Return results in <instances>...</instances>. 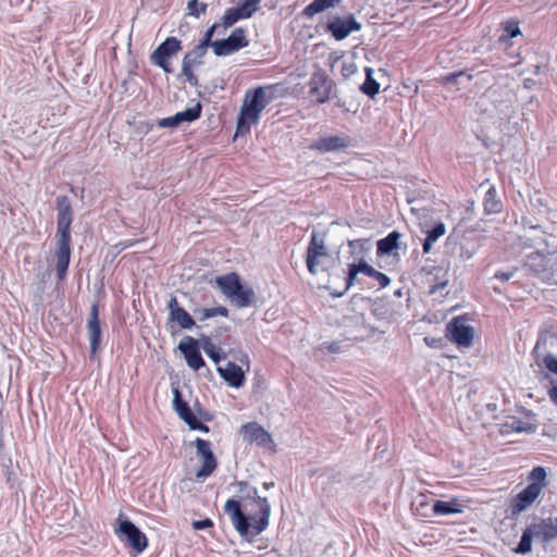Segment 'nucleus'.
I'll return each instance as SVG.
<instances>
[{
  "instance_id": "obj_1",
  "label": "nucleus",
  "mask_w": 557,
  "mask_h": 557,
  "mask_svg": "<svg viewBox=\"0 0 557 557\" xmlns=\"http://www.w3.org/2000/svg\"><path fill=\"white\" fill-rule=\"evenodd\" d=\"M246 499H251L252 503L256 504L259 516L255 513L246 515L240 509L239 502L235 499H228L225 503L224 511L230 516L234 528L242 536H247L248 534L259 535L269 525L271 506L268 498L258 495L257 487L249 488L246 494Z\"/></svg>"
},
{
  "instance_id": "obj_2",
  "label": "nucleus",
  "mask_w": 557,
  "mask_h": 557,
  "mask_svg": "<svg viewBox=\"0 0 557 557\" xmlns=\"http://www.w3.org/2000/svg\"><path fill=\"white\" fill-rule=\"evenodd\" d=\"M57 249L54 251L57 275L60 281L66 277L71 259V224L73 222L72 205L67 196L57 197Z\"/></svg>"
},
{
  "instance_id": "obj_3",
  "label": "nucleus",
  "mask_w": 557,
  "mask_h": 557,
  "mask_svg": "<svg viewBox=\"0 0 557 557\" xmlns=\"http://www.w3.org/2000/svg\"><path fill=\"white\" fill-rule=\"evenodd\" d=\"M268 102L265 90L262 87H258L252 92L246 94L237 121L236 135L249 132L251 125L258 123L260 114Z\"/></svg>"
},
{
  "instance_id": "obj_4",
  "label": "nucleus",
  "mask_w": 557,
  "mask_h": 557,
  "mask_svg": "<svg viewBox=\"0 0 557 557\" xmlns=\"http://www.w3.org/2000/svg\"><path fill=\"white\" fill-rule=\"evenodd\" d=\"M536 539L547 543L557 537V517L542 519L537 523H532L523 531L521 540L515 548L517 554H527L532 549V540Z\"/></svg>"
},
{
  "instance_id": "obj_5",
  "label": "nucleus",
  "mask_w": 557,
  "mask_h": 557,
  "mask_svg": "<svg viewBox=\"0 0 557 557\" xmlns=\"http://www.w3.org/2000/svg\"><path fill=\"white\" fill-rule=\"evenodd\" d=\"M331 259L329 248L325 243V233L313 231L307 248L306 265L312 275L327 270Z\"/></svg>"
},
{
  "instance_id": "obj_6",
  "label": "nucleus",
  "mask_w": 557,
  "mask_h": 557,
  "mask_svg": "<svg viewBox=\"0 0 557 557\" xmlns=\"http://www.w3.org/2000/svg\"><path fill=\"white\" fill-rule=\"evenodd\" d=\"M115 534L125 545L131 547L137 554L144 552L148 546L147 536L129 520L117 519Z\"/></svg>"
},
{
  "instance_id": "obj_7",
  "label": "nucleus",
  "mask_w": 557,
  "mask_h": 557,
  "mask_svg": "<svg viewBox=\"0 0 557 557\" xmlns=\"http://www.w3.org/2000/svg\"><path fill=\"white\" fill-rule=\"evenodd\" d=\"M447 336L458 347L469 348L473 343L474 330L462 315L454 318L447 324Z\"/></svg>"
},
{
  "instance_id": "obj_8",
  "label": "nucleus",
  "mask_w": 557,
  "mask_h": 557,
  "mask_svg": "<svg viewBox=\"0 0 557 557\" xmlns=\"http://www.w3.org/2000/svg\"><path fill=\"white\" fill-rule=\"evenodd\" d=\"M308 86L310 97L318 103H324L331 98L334 83L323 71H317L311 75Z\"/></svg>"
},
{
  "instance_id": "obj_9",
  "label": "nucleus",
  "mask_w": 557,
  "mask_h": 557,
  "mask_svg": "<svg viewBox=\"0 0 557 557\" xmlns=\"http://www.w3.org/2000/svg\"><path fill=\"white\" fill-rule=\"evenodd\" d=\"M247 46L245 30L238 27L226 39L213 41L212 49L215 55L221 57L232 54Z\"/></svg>"
},
{
  "instance_id": "obj_10",
  "label": "nucleus",
  "mask_w": 557,
  "mask_h": 557,
  "mask_svg": "<svg viewBox=\"0 0 557 557\" xmlns=\"http://www.w3.org/2000/svg\"><path fill=\"white\" fill-rule=\"evenodd\" d=\"M182 49V44L176 37H168L151 54L153 64L160 66L164 72L172 70L168 60Z\"/></svg>"
},
{
  "instance_id": "obj_11",
  "label": "nucleus",
  "mask_w": 557,
  "mask_h": 557,
  "mask_svg": "<svg viewBox=\"0 0 557 557\" xmlns=\"http://www.w3.org/2000/svg\"><path fill=\"white\" fill-rule=\"evenodd\" d=\"M541 495V487L537 484H529L518 493L509 504L510 516L516 517L532 506Z\"/></svg>"
},
{
  "instance_id": "obj_12",
  "label": "nucleus",
  "mask_w": 557,
  "mask_h": 557,
  "mask_svg": "<svg viewBox=\"0 0 557 557\" xmlns=\"http://www.w3.org/2000/svg\"><path fill=\"white\" fill-rule=\"evenodd\" d=\"M195 446L197 456L202 461V466L197 471L196 476L198 479L208 478L214 471L218 465L216 459L211 449V444L209 441L197 437L195 441Z\"/></svg>"
},
{
  "instance_id": "obj_13",
  "label": "nucleus",
  "mask_w": 557,
  "mask_h": 557,
  "mask_svg": "<svg viewBox=\"0 0 557 557\" xmlns=\"http://www.w3.org/2000/svg\"><path fill=\"white\" fill-rule=\"evenodd\" d=\"M360 29L361 24L351 15L346 18L335 17L327 24V30L336 40H343L352 32H358Z\"/></svg>"
},
{
  "instance_id": "obj_14",
  "label": "nucleus",
  "mask_w": 557,
  "mask_h": 557,
  "mask_svg": "<svg viewBox=\"0 0 557 557\" xmlns=\"http://www.w3.org/2000/svg\"><path fill=\"white\" fill-rule=\"evenodd\" d=\"M178 349L184 355L186 363L194 370H199L205 366L203 358L201 357L200 349L197 339L190 336H185L180 345Z\"/></svg>"
},
{
  "instance_id": "obj_15",
  "label": "nucleus",
  "mask_w": 557,
  "mask_h": 557,
  "mask_svg": "<svg viewBox=\"0 0 557 557\" xmlns=\"http://www.w3.org/2000/svg\"><path fill=\"white\" fill-rule=\"evenodd\" d=\"M201 104L197 102L194 107L177 112L173 116L162 119L158 122L160 127H176L184 122H193L200 116Z\"/></svg>"
},
{
  "instance_id": "obj_16",
  "label": "nucleus",
  "mask_w": 557,
  "mask_h": 557,
  "mask_svg": "<svg viewBox=\"0 0 557 557\" xmlns=\"http://www.w3.org/2000/svg\"><path fill=\"white\" fill-rule=\"evenodd\" d=\"M245 440L256 443L259 446L271 447L273 445L272 436L262 426L257 423H248L242 426Z\"/></svg>"
},
{
  "instance_id": "obj_17",
  "label": "nucleus",
  "mask_w": 557,
  "mask_h": 557,
  "mask_svg": "<svg viewBox=\"0 0 557 557\" xmlns=\"http://www.w3.org/2000/svg\"><path fill=\"white\" fill-rule=\"evenodd\" d=\"M220 376L232 387L239 388L245 383V373L242 367L227 362L225 367H218Z\"/></svg>"
},
{
  "instance_id": "obj_18",
  "label": "nucleus",
  "mask_w": 557,
  "mask_h": 557,
  "mask_svg": "<svg viewBox=\"0 0 557 557\" xmlns=\"http://www.w3.org/2000/svg\"><path fill=\"white\" fill-rule=\"evenodd\" d=\"M87 330L89 335L91 355H96L101 342V327L98 318V306L96 304L91 306L87 323Z\"/></svg>"
},
{
  "instance_id": "obj_19",
  "label": "nucleus",
  "mask_w": 557,
  "mask_h": 557,
  "mask_svg": "<svg viewBox=\"0 0 557 557\" xmlns=\"http://www.w3.org/2000/svg\"><path fill=\"white\" fill-rule=\"evenodd\" d=\"M349 146V139L342 136H326L315 140L311 148L321 152L338 151Z\"/></svg>"
},
{
  "instance_id": "obj_20",
  "label": "nucleus",
  "mask_w": 557,
  "mask_h": 557,
  "mask_svg": "<svg viewBox=\"0 0 557 557\" xmlns=\"http://www.w3.org/2000/svg\"><path fill=\"white\" fill-rule=\"evenodd\" d=\"M401 236V233L398 231L391 232L386 237L377 242L376 253L379 256L394 255V251L399 248V239Z\"/></svg>"
},
{
  "instance_id": "obj_21",
  "label": "nucleus",
  "mask_w": 557,
  "mask_h": 557,
  "mask_svg": "<svg viewBox=\"0 0 557 557\" xmlns=\"http://www.w3.org/2000/svg\"><path fill=\"white\" fill-rule=\"evenodd\" d=\"M222 294L228 298L236 289H239L240 280L237 273L232 272L214 280Z\"/></svg>"
},
{
  "instance_id": "obj_22",
  "label": "nucleus",
  "mask_w": 557,
  "mask_h": 557,
  "mask_svg": "<svg viewBox=\"0 0 557 557\" xmlns=\"http://www.w3.org/2000/svg\"><path fill=\"white\" fill-rule=\"evenodd\" d=\"M255 298V292L250 286L239 284V289L231 295L227 299L237 308H246L251 305Z\"/></svg>"
},
{
  "instance_id": "obj_23",
  "label": "nucleus",
  "mask_w": 557,
  "mask_h": 557,
  "mask_svg": "<svg viewBox=\"0 0 557 557\" xmlns=\"http://www.w3.org/2000/svg\"><path fill=\"white\" fill-rule=\"evenodd\" d=\"M173 407L178 417L187 424L195 414L191 412L188 404L182 399L181 392L177 387L173 388Z\"/></svg>"
},
{
  "instance_id": "obj_24",
  "label": "nucleus",
  "mask_w": 557,
  "mask_h": 557,
  "mask_svg": "<svg viewBox=\"0 0 557 557\" xmlns=\"http://www.w3.org/2000/svg\"><path fill=\"white\" fill-rule=\"evenodd\" d=\"M431 511L434 516H447L462 512V506L456 500L444 502L435 500L432 504Z\"/></svg>"
},
{
  "instance_id": "obj_25",
  "label": "nucleus",
  "mask_w": 557,
  "mask_h": 557,
  "mask_svg": "<svg viewBox=\"0 0 557 557\" xmlns=\"http://www.w3.org/2000/svg\"><path fill=\"white\" fill-rule=\"evenodd\" d=\"M484 211L487 214L499 212L502 209V202L497 198L496 190L493 186H491L484 196L483 200Z\"/></svg>"
},
{
  "instance_id": "obj_26",
  "label": "nucleus",
  "mask_w": 557,
  "mask_h": 557,
  "mask_svg": "<svg viewBox=\"0 0 557 557\" xmlns=\"http://www.w3.org/2000/svg\"><path fill=\"white\" fill-rule=\"evenodd\" d=\"M446 227L444 223L436 224L432 230L426 232V237L423 242V252L429 253L433 244L445 234Z\"/></svg>"
},
{
  "instance_id": "obj_27",
  "label": "nucleus",
  "mask_w": 557,
  "mask_h": 557,
  "mask_svg": "<svg viewBox=\"0 0 557 557\" xmlns=\"http://www.w3.org/2000/svg\"><path fill=\"white\" fill-rule=\"evenodd\" d=\"M360 270H361V273L376 280L379 283V286L381 288H385L386 286H388L391 284V278L386 274L375 270L373 267L369 265L362 259H361V269Z\"/></svg>"
},
{
  "instance_id": "obj_28",
  "label": "nucleus",
  "mask_w": 557,
  "mask_h": 557,
  "mask_svg": "<svg viewBox=\"0 0 557 557\" xmlns=\"http://www.w3.org/2000/svg\"><path fill=\"white\" fill-rule=\"evenodd\" d=\"M338 1L336 0H313L304 10V15L307 17H313L315 14L321 13L335 5Z\"/></svg>"
},
{
  "instance_id": "obj_29",
  "label": "nucleus",
  "mask_w": 557,
  "mask_h": 557,
  "mask_svg": "<svg viewBox=\"0 0 557 557\" xmlns=\"http://www.w3.org/2000/svg\"><path fill=\"white\" fill-rule=\"evenodd\" d=\"M194 314H196L200 321H205L216 315L227 317L228 310L221 306L214 308H196L194 309Z\"/></svg>"
},
{
  "instance_id": "obj_30",
  "label": "nucleus",
  "mask_w": 557,
  "mask_h": 557,
  "mask_svg": "<svg viewBox=\"0 0 557 557\" xmlns=\"http://www.w3.org/2000/svg\"><path fill=\"white\" fill-rule=\"evenodd\" d=\"M361 260L355 264V263H351L348 265V274H347V277H346V282H345V287L342 292H332V295L333 296H336V297H341L343 296L355 283L356 278H357V275L359 273H361Z\"/></svg>"
},
{
  "instance_id": "obj_31",
  "label": "nucleus",
  "mask_w": 557,
  "mask_h": 557,
  "mask_svg": "<svg viewBox=\"0 0 557 557\" xmlns=\"http://www.w3.org/2000/svg\"><path fill=\"white\" fill-rule=\"evenodd\" d=\"M366 74H367L366 81L361 85L360 89L363 94L373 98L380 91V84L372 77V69L367 67Z\"/></svg>"
},
{
  "instance_id": "obj_32",
  "label": "nucleus",
  "mask_w": 557,
  "mask_h": 557,
  "mask_svg": "<svg viewBox=\"0 0 557 557\" xmlns=\"http://www.w3.org/2000/svg\"><path fill=\"white\" fill-rule=\"evenodd\" d=\"M502 35L499 36V41H507L510 38L517 37L520 35L519 23L513 20H508L502 23Z\"/></svg>"
},
{
  "instance_id": "obj_33",
  "label": "nucleus",
  "mask_w": 557,
  "mask_h": 557,
  "mask_svg": "<svg viewBox=\"0 0 557 557\" xmlns=\"http://www.w3.org/2000/svg\"><path fill=\"white\" fill-rule=\"evenodd\" d=\"M170 319L176 322L182 329L189 330L195 325L191 315L183 308L176 309Z\"/></svg>"
},
{
  "instance_id": "obj_34",
  "label": "nucleus",
  "mask_w": 557,
  "mask_h": 557,
  "mask_svg": "<svg viewBox=\"0 0 557 557\" xmlns=\"http://www.w3.org/2000/svg\"><path fill=\"white\" fill-rule=\"evenodd\" d=\"M472 76L463 71L449 73L442 77L444 85H461L463 82H470Z\"/></svg>"
},
{
  "instance_id": "obj_35",
  "label": "nucleus",
  "mask_w": 557,
  "mask_h": 557,
  "mask_svg": "<svg viewBox=\"0 0 557 557\" xmlns=\"http://www.w3.org/2000/svg\"><path fill=\"white\" fill-rule=\"evenodd\" d=\"M546 476H547V472L544 467H541V466L535 467L532 469V471L529 474V480L531 481L530 484H537L541 487V492H542L544 490V487H546V485H547Z\"/></svg>"
},
{
  "instance_id": "obj_36",
  "label": "nucleus",
  "mask_w": 557,
  "mask_h": 557,
  "mask_svg": "<svg viewBox=\"0 0 557 557\" xmlns=\"http://www.w3.org/2000/svg\"><path fill=\"white\" fill-rule=\"evenodd\" d=\"M412 506L418 515L422 517H430L429 510H431L432 505L429 502L428 496L420 494L412 502Z\"/></svg>"
},
{
  "instance_id": "obj_37",
  "label": "nucleus",
  "mask_w": 557,
  "mask_h": 557,
  "mask_svg": "<svg viewBox=\"0 0 557 557\" xmlns=\"http://www.w3.org/2000/svg\"><path fill=\"white\" fill-rule=\"evenodd\" d=\"M206 52L207 48L199 44L190 52L185 54L183 61L197 66L201 63V59L203 58Z\"/></svg>"
},
{
  "instance_id": "obj_38",
  "label": "nucleus",
  "mask_w": 557,
  "mask_h": 557,
  "mask_svg": "<svg viewBox=\"0 0 557 557\" xmlns=\"http://www.w3.org/2000/svg\"><path fill=\"white\" fill-rule=\"evenodd\" d=\"M261 0H244L237 9L244 18L250 17L257 10Z\"/></svg>"
},
{
  "instance_id": "obj_39",
  "label": "nucleus",
  "mask_w": 557,
  "mask_h": 557,
  "mask_svg": "<svg viewBox=\"0 0 557 557\" xmlns=\"http://www.w3.org/2000/svg\"><path fill=\"white\" fill-rule=\"evenodd\" d=\"M202 348L206 355L215 363H218L221 359L219 349L215 345L210 341V338H205L202 343Z\"/></svg>"
},
{
  "instance_id": "obj_40",
  "label": "nucleus",
  "mask_w": 557,
  "mask_h": 557,
  "mask_svg": "<svg viewBox=\"0 0 557 557\" xmlns=\"http://www.w3.org/2000/svg\"><path fill=\"white\" fill-rule=\"evenodd\" d=\"M244 18L237 8L230 9L225 12L223 16L225 27L232 26L238 20Z\"/></svg>"
},
{
  "instance_id": "obj_41",
  "label": "nucleus",
  "mask_w": 557,
  "mask_h": 557,
  "mask_svg": "<svg viewBox=\"0 0 557 557\" xmlns=\"http://www.w3.org/2000/svg\"><path fill=\"white\" fill-rule=\"evenodd\" d=\"M187 9L189 10V14L199 17L200 13H206L207 4L200 3L198 0H190L187 3Z\"/></svg>"
},
{
  "instance_id": "obj_42",
  "label": "nucleus",
  "mask_w": 557,
  "mask_h": 557,
  "mask_svg": "<svg viewBox=\"0 0 557 557\" xmlns=\"http://www.w3.org/2000/svg\"><path fill=\"white\" fill-rule=\"evenodd\" d=\"M195 65L189 64L188 62H182V72L186 79L193 85L196 86L198 84V79L193 72V67Z\"/></svg>"
},
{
  "instance_id": "obj_43",
  "label": "nucleus",
  "mask_w": 557,
  "mask_h": 557,
  "mask_svg": "<svg viewBox=\"0 0 557 557\" xmlns=\"http://www.w3.org/2000/svg\"><path fill=\"white\" fill-rule=\"evenodd\" d=\"M218 27L216 24L212 25L205 34L202 40L200 41V45L208 49L209 46L212 47L213 41H211L212 36L214 34L215 28Z\"/></svg>"
},
{
  "instance_id": "obj_44",
  "label": "nucleus",
  "mask_w": 557,
  "mask_h": 557,
  "mask_svg": "<svg viewBox=\"0 0 557 557\" xmlns=\"http://www.w3.org/2000/svg\"><path fill=\"white\" fill-rule=\"evenodd\" d=\"M474 255H475V248L473 246H471V247H469V246H461L460 247L459 258L462 261L470 260Z\"/></svg>"
},
{
  "instance_id": "obj_45",
  "label": "nucleus",
  "mask_w": 557,
  "mask_h": 557,
  "mask_svg": "<svg viewBox=\"0 0 557 557\" xmlns=\"http://www.w3.org/2000/svg\"><path fill=\"white\" fill-rule=\"evenodd\" d=\"M543 362L545 367L554 373H557V358L550 354L544 357Z\"/></svg>"
},
{
  "instance_id": "obj_46",
  "label": "nucleus",
  "mask_w": 557,
  "mask_h": 557,
  "mask_svg": "<svg viewBox=\"0 0 557 557\" xmlns=\"http://www.w3.org/2000/svg\"><path fill=\"white\" fill-rule=\"evenodd\" d=\"M357 72V66L352 62H345L342 66V74L345 77H349L350 75Z\"/></svg>"
},
{
  "instance_id": "obj_47",
  "label": "nucleus",
  "mask_w": 557,
  "mask_h": 557,
  "mask_svg": "<svg viewBox=\"0 0 557 557\" xmlns=\"http://www.w3.org/2000/svg\"><path fill=\"white\" fill-rule=\"evenodd\" d=\"M187 425L191 430H199L205 433L209 432V428L206 424H203L202 422H200L196 417L194 419H191L190 422L187 423Z\"/></svg>"
},
{
  "instance_id": "obj_48",
  "label": "nucleus",
  "mask_w": 557,
  "mask_h": 557,
  "mask_svg": "<svg viewBox=\"0 0 557 557\" xmlns=\"http://www.w3.org/2000/svg\"><path fill=\"white\" fill-rule=\"evenodd\" d=\"M212 525V521L210 519L197 520L193 522V528L195 530H203Z\"/></svg>"
},
{
  "instance_id": "obj_49",
  "label": "nucleus",
  "mask_w": 557,
  "mask_h": 557,
  "mask_svg": "<svg viewBox=\"0 0 557 557\" xmlns=\"http://www.w3.org/2000/svg\"><path fill=\"white\" fill-rule=\"evenodd\" d=\"M168 309H169V314L171 317L176 309H183V308L180 307L176 297L173 296L169 300Z\"/></svg>"
},
{
  "instance_id": "obj_50",
  "label": "nucleus",
  "mask_w": 557,
  "mask_h": 557,
  "mask_svg": "<svg viewBox=\"0 0 557 557\" xmlns=\"http://www.w3.org/2000/svg\"><path fill=\"white\" fill-rule=\"evenodd\" d=\"M447 285V280H444L443 282H437L430 286V294H435L437 290L443 289Z\"/></svg>"
},
{
  "instance_id": "obj_51",
  "label": "nucleus",
  "mask_w": 557,
  "mask_h": 557,
  "mask_svg": "<svg viewBox=\"0 0 557 557\" xmlns=\"http://www.w3.org/2000/svg\"><path fill=\"white\" fill-rule=\"evenodd\" d=\"M511 277H512V273L511 272H497L495 274V278H497V280H499L502 282H507Z\"/></svg>"
},
{
  "instance_id": "obj_52",
  "label": "nucleus",
  "mask_w": 557,
  "mask_h": 557,
  "mask_svg": "<svg viewBox=\"0 0 557 557\" xmlns=\"http://www.w3.org/2000/svg\"><path fill=\"white\" fill-rule=\"evenodd\" d=\"M548 396H549L550 400L557 406V386L556 385H554L548 391Z\"/></svg>"
},
{
  "instance_id": "obj_53",
  "label": "nucleus",
  "mask_w": 557,
  "mask_h": 557,
  "mask_svg": "<svg viewBox=\"0 0 557 557\" xmlns=\"http://www.w3.org/2000/svg\"><path fill=\"white\" fill-rule=\"evenodd\" d=\"M238 360H239L242 363H246V364H248V362H249V358H248V356H247L246 354H244V355L242 356V358H239Z\"/></svg>"
},
{
  "instance_id": "obj_54",
  "label": "nucleus",
  "mask_w": 557,
  "mask_h": 557,
  "mask_svg": "<svg viewBox=\"0 0 557 557\" xmlns=\"http://www.w3.org/2000/svg\"><path fill=\"white\" fill-rule=\"evenodd\" d=\"M273 486H274V482H264V483H263V487H264L265 490H269V488H271V487H273Z\"/></svg>"
},
{
  "instance_id": "obj_55",
  "label": "nucleus",
  "mask_w": 557,
  "mask_h": 557,
  "mask_svg": "<svg viewBox=\"0 0 557 557\" xmlns=\"http://www.w3.org/2000/svg\"><path fill=\"white\" fill-rule=\"evenodd\" d=\"M330 350L333 351V352H336L338 350L337 344H335V343L331 344Z\"/></svg>"
},
{
  "instance_id": "obj_56",
  "label": "nucleus",
  "mask_w": 557,
  "mask_h": 557,
  "mask_svg": "<svg viewBox=\"0 0 557 557\" xmlns=\"http://www.w3.org/2000/svg\"><path fill=\"white\" fill-rule=\"evenodd\" d=\"M354 244H355V240L349 242V246H354Z\"/></svg>"
}]
</instances>
